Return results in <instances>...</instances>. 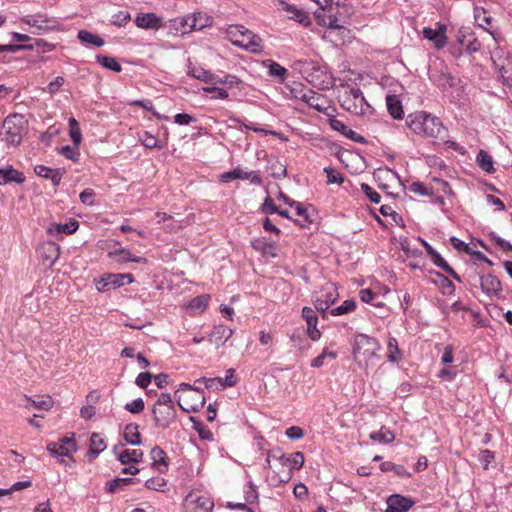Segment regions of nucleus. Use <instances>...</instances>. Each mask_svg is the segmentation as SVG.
<instances>
[{
	"label": "nucleus",
	"mask_w": 512,
	"mask_h": 512,
	"mask_svg": "<svg viewBox=\"0 0 512 512\" xmlns=\"http://www.w3.org/2000/svg\"><path fill=\"white\" fill-rule=\"evenodd\" d=\"M404 127L422 138H438L443 130L447 131L439 117L424 110L409 113L405 117Z\"/></svg>",
	"instance_id": "obj_1"
},
{
	"label": "nucleus",
	"mask_w": 512,
	"mask_h": 512,
	"mask_svg": "<svg viewBox=\"0 0 512 512\" xmlns=\"http://www.w3.org/2000/svg\"><path fill=\"white\" fill-rule=\"evenodd\" d=\"M302 71L306 74V80L314 87L325 90L333 85V76L326 64L313 60L299 61Z\"/></svg>",
	"instance_id": "obj_2"
},
{
	"label": "nucleus",
	"mask_w": 512,
	"mask_h": 512,
	"mask_svg": "<svg viewBox=\"0 0 512 512\" xmlns=\"http://www.w3.org/2000/svg\"><path fill=\"white\" fill-rule=\"evenodd\" d=\"M5 129L7 144L18 147L22 143L23 133L27 129L28 121L20 113L9 114L2 124Z\"/></svg>",
	"instance_id": "obj_3"
},
{
	"label": "nucleus",
	"mask_w": 512,
	"mask_h": 512,
	"mask_svg": "<svg viewBox=\"0 0 512 512\" xmlns=\"http://www.w3.org/2000/svg\"><path fill=\"white\" fill-rule=\"evenodd\" d=\"M352 345V354L354 359L356 360L358 354L361 353L365 357L366 360H370L376 356L377 351L381 349L380 342L372 336H369L364 333H356L353 339Z\"/></svg>",
	"instance_id": "obj_4"
},
{
	"label": "nucleus",
	"mask_w": 512,
	"mask_h": 512,
	"mask_svg": "<svg viewBox=\"0 0 512 512\" xmlns=\"http://www.w3.org/2000/svg\"><path fill=\"white\" fill-rule=\"evenodd\" d=\"M295 212L300 219L293 220V223L301 228L309 229L312 225L318 226L320 224L321 217L316 207L312 204L305 206L303 203L298 202L295 206Z\"/></svg>",
	"instance_id": "obj_5"
},
{
	"label": "nucleus",
	"mask_w": 512,
	"mask_h": 512,
	"mask_svg": "<svg viewBox=\"0 0 512 512\" xmlns=\"http://www.w3.org/2000/svg\"><path fill=\"white\" fill-rule=\"evenodd\" d=\"M151 414L154 427L163 430L169 428L177 419L176 408L171 406L162 409L152 406Z\"/></svg>",
	"instance_id": "obj_6"
},
{
	"label": "nucleus",
	"mask_w": 512,
	"mask_h": 512,
	"mask_svg": "<svg viewBox=\"0 0 512 512\" xmlns=\"http://www.w3.org/2000/svg\"><path fill=\"white\" fill-rule=\"evenodd\" d=\"M436 27H424L422 30L423 38L432 42L436 50L443 49L447 43L448 38L446 35L447 26L441 22H436Z\"/></svg>",
	"instance_id": "obj_7"
},
{
	"label": "nucleus",
	"mask_w": 512,
	"mask_h": 512,
	"mask_svg": "<svg viewBox=\"0 0 512 512\" xmlns=\"http://www.w3.org/2000/svg\"><path fill=\"white\" fill-rule=\"evenodd\" d=\"M430 79L437 85V87H444L448 85L450 88H456L458 91L463 93L465 91V84L462 79L452 75L446 65L437 73V75H433Z\"/></svg>",
	"instance_id": "obj_8"
},
{
	"label": "nucleus",
	"mask_w": 512,
	"mask_h": 512,
	"mask_svg": "<svg viewBox=\"0 0 512 512\" xmlns=\"http://www.w3.org/2000/svg\"><path fill=\"white\" fill-rule=\"evenodd\" d=\"M479 286L483 293L488 297L500 298L502 292V283L500 279L492 273L479 274Z\"/></svg>",
	"instance_id": "obj_9"
},
{
	"label": "nucleus",
	"mask_w": 512,
	"mask_h": 512,
	"mask_svg": "<svg viewBox=\"0 0 512 512\" xmlns=\"http://www.w3.org/2000/svg\"><path fill=\"white\" fill-rule=\"evenodd\" d=\"M94 284L98 292L104 293L110 290L118 289L125 286V282H122L120 273L106 272L94 279Z\"/></svg>",
	"instance_id": "obj_10"
},
{
	"label": "nucleus",
	"mask_w": 512,
	"mask_h": 512,
	"mask_svg": "<svg viewBox=\"0 0 512 512\" xmlns=\"http://www.w3.org/2000/svg\"><path fill=\"white\" fill-rule=\"evenodd\" d=\"M22 22L29 25L30 27L36 28L37 31H34V34H42L43 32L53 31L57 29L56 25H47L49 22L56 23L55 20L50 19L45 14L37 13L34 15H27L22 18Z\"/></svg>",
	"instance_id": "obj_11"
},
{
	"label": "nucleus",
	"mask_w": 512,
	"mask_h": 512,
	"mask_svg": "<svg viewBox=\"0 0 512 512\" xmlns=\"http://www.w3.org/2000/svg\"><path fill=\"white\" fill-rule=\"evenodd\" d=\"M301 317L307 323L306 332H307L308 337L314 342L320 340V338L322 336V332L317 328L318 315H317L316 311L309 306H304L301 311Z\"/></svg>",
	"instance_id": "obj_12"
},
{
	"label": "nucleus",
	"mask_w": 512,
	"mask_h": 512,
	"mask_svg": "<svg viewBox=\"0 0 512 512\" xmlns=\"http://www.w3.org/2000/svg\"><path fill=\"white\" fill-rule=\"evenodd\" d=\"M386 503L387 509L385 512H408L416 501L411 497L394 493L387 498Z\"/></svg>",
	"instance_id": "obj_13"
},
{
	"label": "nucleus",
	"mask_w": 512,
	"mask_h": 512,
	"mask_svg": "<svg viewBox=\"0 0 512 512\" xmlns=\"http://www.w3.org/2000/svg\"><path fill=\"white\" fill-rule=\"evenodd\" d=\"M134 23L138 28L145 30H159L165 26L162 17L154 12L137 14Z\"/></svg>",
	"instance_id": "obj_14"
},
{
	"label": "nucleus",
	"mask_w": 512,
	"mask_h": 512,
	"mask_svg": "<svg viewBox=\"0 0 512 512\" xmlns=\"http://www.w3.org/2000/svg\"><path fill=\"white\" fill-rule=\"evenodd\" d=\"M34 172L37 176L50 180L54 187H58L63 176L66 174V169L51 168L40 164L34 167Z\"/></svg>",
	"instance_id": "obj_15"
},
{
	"label": "nucleus",
	"mask_w": 512,
	"mask_h": 512,
	"mask_svg": "<svg viewBox=\"0 0 512 512\" xmlns=\"http://www.w3.org/2000/svg\"><path fill=\"white\" fill-rule=\"evenodd\" d=\"M152 460V468L156 469L160 474H166L169 470L170 459L163 448L155 445L150 451Z\"/></svg>",
	"instance_id": "obj_16"
},
{
	"label": "nucleus",
	"mask_w": 512,
	"mask_h": 512,
	"mask_svg": "<svg viewBox=\"0 0 512 512\" xmlns=\"http://www.w3.org/2000/svg\"><path fill=\"white\" fill-rule=\"evenodd\" d=\"M26 177L23 172L15 169L12 165L7 164L0 168V185L11 183L23 184Z\"/></svg>",
	"instance_id": "obj_17"
},
{
	"label": "nucleus",
	"mask_w": 512,
	"mask_h": 512,
	"mask_svg": "<svg viewBox=\"0 0 512 512\" xmlns=\"http://www.w3.org/2000/svg\"><path fill=\"white\" fill-rule=\"evenodd\" d=\"M279 5L281 9L288 14H290L289 18L303 25L304 27H308L311 25V18L309 13L303 9L297 8L293 4H289L285 1H280Z\"/></svg>",
	"instance_id": "obj_18"
},
{
	"label": "nucleus",
	"mask_w": 512,
	"mask_h": 512,
	"mask_svg": "<svg viewBox=\"0 0 512 512\" xmlns=\"http://www.w3.org/2000/svg\"><path fill=\"white\" fill-rule=\"evenodd\" d=\"M107 256L110 259L115 260L118 263L135 262L138 264H147L148 259L142 256H136L130 252V250L120 247L113 251H109Z\"/></svg>",
	"instance_id": "obj_19"
},
{
	"label": "nucleus",
	"mask_w": 512,
	"mask_h": 512,
	"mask_svg": "<svg viewBox=\"0 0 512 512\" xmlns=\"http://www.w3.org/2000/svg\"><path fill=\"white\" fill-rule=\"evenodd\" d=\"M80 224L76 219H70L67 223H51L47 228V234L55 237H61L62 235H71L74 234Z\"/></svg>",
	"instance_id": "obj_20"
},
{
	"label": "nucleus",
	"mask_w": 512,
	"mask_h": 512,
	"mask_svg": "<svg viewBox=\"0 0 512 512\" xmlns=\"http://www.w3.org/2000/svg\"><path fill=\"white\" fill-rule=\"evenodd\" d=\"M250 246L262 256L277 257L276 241H267L265 237H256L250 241Z\"/></svg>",
	"instance_id": "obj_21"
},
{
	"label": "nucleus",
	"mask_w": 512,
	"mask_h": 512,
	"mask_svg": "<svg viewBox=\"0 0 512 512\" xmlns=\"http://www.w3.org/2000/svg\"><path fill=\"white\" fill-rule=\"evenodd\" d=\"M240 28L243 29V31H241L242 35L248 37V43L243 45L240 42L235 41L234 45L240 46L251 53L257 54V53L262 52L263 44H262V39L260 38V36L257 34H254L252 31L245 28L244 26H240Z\"/></svg>",
	"instance_id": "obj_22"
},
{
	"label": "nucleus",
	"mask_w": 512,
	"mask_h": 512,
	"mask_svg": "<svg viewBox=\"0 0 512 512\" xmlns=\"http://www.w3.org/2000/svg\"><path fill=\"white\" fill-rule=\"evenodd\" d=\"M262 65L268 69V75L279 84H284L288 78V70L272 59L262 61Z\"/></svg>",
	"instance_id": "obj_23"
},
{
	"label": "nucleus",
	"mask_w": 512,
	"mask_h": 512,
	"mask_svg": "<svg viewBox=\"0 0 512 512\" xmlns=\"http://www.w3.org/2000/svg\"><path fill=\"white\" fill-rule=\"evenodd\" d=\"M234 334V330L224 324L215 325L208 335L210 342H213L219 347L224 345Z\"/></svg>",
	"instance_id": "obj_24"
},
{
	"label": "nucleus",
	"mask_w": 512,
	"mask_h": 512,
	"mask_svg": "<svg viewBox=\"0 0 512 512\" xmlns=\"http://www.w3.org/2000/svg\"><path fill=\"white\" fill-rule=\"evenodd\" d=\"M164 24H165L164 27L168 28V34H171L173 36L184 35V34L191 32L190 26H189V24H190L189 15H187L186 17H178V18L170 19L168 21V23H164Z\"/></svg>",
	"instance_id": "obj_25"
},
{
	"label": "nucleus",
	"mask_w": 512,
	"mask_h": 512,
	"mask_svg": "<svg viewBox=\"0 0 512 512\" xmlns=\"http://www.w3.org/2000/svg\"><path fill=\"white\" fill-rule=\"evenodd\" d=\"M187 70L186 74L194 79H197L199 81H202L206 84H213V81L215 80V74L210 72L209 70H206L203 67H195L192 64L191 59H188L187 62Z\"/></svg>",
	"instance_id": "obj_26"
},
{
	"label": "nucleus",
	"mask_w": 512,
	"mask_h": 512,
	"mask_svg": "<svg viewBox=\"0 0 512 512\" xmlns=\"http://www.w3.org/2000/svg\"><path fill=\"white\" fill-rule=\"evenodd\" d=\"M259 212L264 213L266 215L277 214L292 222L293 220H295L294 218L291 217L290 212L287 209H281L280 207H278L270 196H267L264 199L263 203L259 207Z\"/></svg>",
	"instance_id": "obj_27"
},
{
	"label": "nucleus",
	"mask_w": 512,
	"mask_h": 512,
	"mask_svg": "<svg viewBox=\"0 0 512 512\" xmlns=\"http://www.w3.org/2000/svg\"><path fill=\"white\" fill-rule=\"evenodd\" d=\"M433 262L434 265H436L438 268L442 269L444 272H446L449 276H451L454 280H456L459 283H462L463 280L461 276L454 270V268L441 256L439 252L434 250L428 255Z\"/></svg>",
	"instance_id": "obj_28"
},
{
	"label": "nucleus",
	"mask_w": 512,
	"mask_h": 512,
	"mask_svg": "<svg viewBox=\"0 0 512 512\" xmlns=\"http://www.w3.org/2000/svg\"><path fill=\"white\" fill-rule=\"evenodd\" d=\"M386 106L388 113L393 119L402 120L404 118L403 105L399 96L395 94H388L386 96Z\"/></svg>",
	"instance_id": "obj_29"
},
{
	"label": "nucleus",
	"mask_w": 512,
	"mask_h": 512,
	"mask_svg": "<svg viewBox=\"0 0 512 512\" xmlns=\"http://www.w3.org/2000/svg\"><path fill=\"white\" fill-rule=\"evenodd\" d=\"M124 441L132 446H139L142 444V436L139 432V424L131 422L125 425L123 431Z\"/></svg>",
	"instance_id": "obj_30"
},
{
	"label": "nucleus",
	"mask_w": 512,
	"mask_h": 512,
	"mask_svg": "<svg viewBox=\"0 0 512 512\" xmlns=\"http://www.w3.org/2000/svg\"><path fill=\"white\" fill-rule=\"evenodd\" d=\"M140 482V479L134 477L120 478L116 477L110 481H107L104 486V491L109 494L116 493L123 489L124 486L133 485Z\"/></svg>",
	"instance_id": "obj_31"
},
{
	"label": "nucleus",
	"mask_w": 512,
	"mask_h": 512,
	"mask_svg": "<svg viewBox=\"0 0 512 512\" xmlns=\"http://www.w3.org/2000/svg\"><path fill=\"white\" fill-rule=\"evenodd\" d=\"M429 274L437 278V280H432V283L441 288L443 295L450 296L455 293V285L446 275L433 269L429 270Z\"/></svg>",
	"instance_id": "obj_32"
},
{
	"label": "nucleus",
	"mask_w": 512,
	"mask_h": 512,
	"mask_svg": "<svg viewBox=\"0 0 512 512\" xmlns=\"http://www.w3.org/2000/svg\"><path fill=\"white\" fill-rule=\"evenodd\" d=\"M279 462L283 466H289V470H300L305 462L304 454L300 451H296L290 456H286L284 453L279 455Z\"/></svg>",
	"instance_id": "obj_33"
},
{
	"label": "nucleus",
	"mask_w": 512,
	"mask_h": 512,
	"mask_svg": "<svg viewBox=\"0 0 512 512\" xmlns=\"http://www.w3.org/2000/svg\"><path fill=\"white\" fill-rule=\"evenodd\" d=\"M60 449L63 451V455L67 457L71 463H75L73 453L77 452L78 444L75 439V433L72 432L70 437H62L59 439Z\"/></svg>",
	"instance_id": "obj_34"
},
{
	"label": "nucleus",
	"mask_w": 512,
	"mask_h": 512,
	"mask_svg": "<svg viewBox=\"0 0 512 512\" xmlns=\"http://www.w3.org/2000/svg\"><path fill=\"white\" fill-rule=\"evenodd\" d=\"M143 456L144 452L141 449H124L117 455V460L123 465L138 464Z\"/></svg>",
	"instance_id": "obj_35"
},
{
	"label": "nucleus",
	"mask_w": 512,
	"mask_h": 512,
	"mask_svg": "<svg viewBox=\"0 0 512 512\" xmlns=\"http://www.w3.org/2000/svg\"><path fill=\"white\" fill-rule=\"evenodd\" d=\"M77 39L85 46L102 47L105 44L104 39L95 33L82 29L78 31Z\"/></svg>",
	"instance_id": "obj_36"
},
{
	"label": "nucleus",
	"mask_w": 512,
	"mask_h": 512,
	"mask_svg": "<svg viewBox=\"0 0 512 512\" xmlns=\"http://www.w3.org/2000/svg\"><path fill=\"white\" fill-rule=\"evenodd\" d=\"M222 84L226 86L227 89H239L243 88V80L234 74H225L223 77H219L215 75V80L212 85Z\"/></svg>",
	"instance_id": "obj_37"
},
{
	"label": "nucleus",
	"mask_w": 512,
	"mask_h": 512,
	"mask_svg": "<svg viewBox=\"0 0 512 512\" xmlns=\"http://www.w3.org/2000/svg\"><path fill=\"white\" fill-rule=\"evenodd\" d=\"M402 358L403 354L399 348L397 339L395 337H389L387 341V360L390 363L397 364Z\"/></svg>",
	"instance_id": "obj_38"
},
{
	"label": "nucleus",
	"mask_w": 512,
	"mask_h": 512,
	"mask_svg": "<svg viewBox=\"0 0 512 512\" xmlns=\"http://www.w3.org/2000/svg\"><path fill=\"white\" fill-rule=\"evenodd\" d=\"M382 472H393L396 476L400 478H411L412 473H410L403 465L395 464L391 461L382 462L379 466Z\"/></svg>",
	"instance_id": "obj_39"
},
{
	"label": "nucleus",
	"mask_w": 512,
	"mask_h": 512,
	"mask_svg": "<svg viewBox=\"0 0 512 512\" xmlns=\"http://www.w3.org/2000/svg\"><path fill=\"white\" fill-rule=\"evenodd\" d=\"M95 59L100 66L109 71L115 73H120L122 71V66L115 57L97 54Z\"/></svg>",
	"instance_id": "obj_40"
},
{
	"label": "nucleus",
	"mask_w": 512,
	"mask_h": 512,
	"mask_svg": "<svg viewBox=\"0 0 512 512\" xmlns=\"http://www.w3.org/2000/svg\"><path fill=\"white\" fill-rule=\"evenodd\" d=\"M190 18V30L191 31H199L203 28L209 26L212 22L211 17L207 16L204 13L197 12L192 15H189Z\"/></svg>",
	"instance_id": "obj_41"
},
{
	"label": "nucleus",
	"mask_w": 512,
	"mask_h": 512,
	"mask_svg": "<svg viewBox=\"0 0 512 512\" xmlns=\"http://www.w3.org/2000/svg\"><path fill=\"white\" fill-rule=\"evenodd\" d=\"M477 165L486 173L495 172L494 161L492 156L485 150H480L476 156Z\"/></svg>",
	"instance_id": "obj_42"
},
{
	"label": "nucleus",
	"mask_w": 512,
	"mask_h": 512,
	"mask_svg": "<svg viewBox=\"0 0 512 512\" xmlns=\"http://www.w3.org/2000/svg\"><path fill=\"white\" fill-rule=\"evenodd\" d=\"M189 421L192 423L193 429L198 433L201 440L212 441L214 435L209 428H207L202 421L195 416H190Z\"/></svg>",
	"instance_id": "obj_43"
},
{
	"label": "nucleus",
	"mask_w": 512,
	"mask_h": 512,
	"mask_svg": "<svg viewBox=\"0 0 512 512\" xmlns=\"http://www.w3.org/2000/svg\"><path fill=\"white\" fill-rule=\"evenodd\" d=\"M106 449L104 439L100 437L99 433H92L90 437L89 454L92 459H95L99 454Z\"/></svg>",
	"instance_id": "obj_44"
},
{
	"label": "nucleus",
	"mask_w": 512,
	"mask_h": 512,
	"mask_svg": "<svg viewBox=\"0 0 512 512\" xmlns=\"http://www.w3.org/2000/svg\"><path fill=\"white\" fill-rule=\"evenodd\" d=\"M369 438L374 442L390 444L395 440V434L386 426H382L379 431L370 433Z\"/></svg>",
	"instance_id": "obj_45"
},
{
	"label": "nucleus",
	"mask_w": 512,
	"mask_h": 512,
	"mask_svg": "<svg viewBox=\"0 0 512 512\" xmlns=\"http://www.w3.org/2000/svg\"><path fill=\"white\" fill-rule=\"evenodd\" d=\"M68 126H69L70 139H71L73 145L76 148H79V146L82 142V139H83L79 122L74 117H70L68 119Z\"/></svg>",
	"instance_id": "obj_46"
},
{
	"label": "nucleus",
	"mask_w": 512,
	"mask_h": 512,
	"mask_svg": "<svg viewBox=\"0 0 512 512\" xmlns=\"http://www.w3.org/2000/svg\"><path fill=\"white\" fill-rule=\"evenodd\" d=\"M322 143H323V147L329 149L331 151V153L333 155H335L337 157V159L343 164L345 163V160L343 159V154L346 152L351 153L350 150L343 148L342 146H340L339 144H337L336 142H334L330 139L323 138Z\"/></svg>",
	"instance_id": "obj_47"
},
{
	"label": "nucleus",
	"mask_w": 512,
	"mask_h": 512,
	"mask_svg": "<svg viewBox=\"0 0 512 512\" xmlns=\"http://www.w3.org/2000/svg\"><path fill=\"white\" fill-rule=\"evenodd\" d=\"M357 307V303L354 299H347L343 301L340 306L332 308L329 313L332 316H341L353 312Z\"/></svg>",
	"instance_id": "obj_48"
},
{
	"label": "nucleus",
	"mask_w": 512,
	"mask_h": 512,
	"mask_svg": "<svg viewBox=\"0 0 512 512\" xmlns=\"http://www.w3.org/2000/svg\"><path fill=\"white\" fill-rule=\"evenodd\" d=\"M341 107L355 115H363L366 113V109L361 108V105H358L357 101L353 100L350 96L344 97L341 102Z\"/></svg>",
	"instance_id": "obj_49"
},
{
	"label": "nucleus",
	"mask_w": 512,
	"mask_h": 512,
	"mask_svg": "<svg viewBox=\"0 0 512 512\" xmlns=\"http://www.w3.org/2000/svg\"><path fill=\"white\" fill-rule=\"evenodd\" d=\"M210 295L201 294L192 298L189 302V308L199 310L203 312L209 305Z\"/></svg>",
	"instance_id": "obj_50"
},
{
	"label": "nucleus",
	"mask_w": 512,
	"mask_h": 512,
	"mask_svg": "<svg viewBox=\"0 0 512 512\" xmlns=\"http://www.w3.org/2000/svg\"><path fill=\"white\" fill-rule=\"evenodd\" d=\"M338 357V354L336 351L328 350V348H324L322 352L311 360V367L313 368H320L324 365V360L326 358L336 359Z\"/></svg>",
	"instance_id": "obj_51"
},
{
	"label": "nucleus",
	"mask_w": 512,
	"mask_h": 512,
	"mask_svg": "<svg viewBox=\"0 0 512 512\" xmlns=\"http://www.w3.org/2000/svg\"><path fill=\"white\" fill-rule=\"evenodd\" d=\"M25 398L28 401V404H25L26 408L33 407L35 409L48 411L53 406V401L50 396H47L46 399L40 401H35L28 396H25Z\"/></svg>",
	"instance_id": "obj_52"
},
{
	"label": "nucleus",
	"mask_w": 512,
	"mask_h": 512,
	"mask_svg": "<svg viewBox=\"0 0 512 512\" xmlns=\"http://www.w3.org/2000/svg\"><path fill=\"white\" fill-rule=\"evenodd\" d=\"M145 488L153 491L164 492L167 486V480L162 477H151L145 481Z\"/></svg>",
	"instance_id": "obj_53"
},
{
	"label": "nucleus",
	"mask_w": 512,
	"mask_h": 512,
	"mask_svg": "<svg viewBox=\"0 0 512 512\" xmlns=\"http://www.w3.org/2000/svg\"><path fill=\"white\" fill-rule=\"evenodd\" d=\"M140 141L143 144V146H145L148 149L163 148V145L160 143V141L148 131L143 132V134L140 136Z\"/></svg>",
	"instance_id": "obj_54"
},
{
	"label": "nucleus",
	"mask_w": 512,
	"mask_h": 512,
	"mask_svg": "<svg viewBox=\"0 0 512 512\" xmlns=\"http://www.w3.org/2000/svg\"><path fill=\"white\" fill-rule=\"evenodd\" d=\"M202 90L207 94H212V99L226 100L229 97L227 89L217 87L216 85L203 87Z\"/></svg>",
	"instance_id": "obj_55"
},
{
	"label": "nucleus",
	"mask_w": 512,
	"mask_h": 512,
	"mask_svg": "<svg viewBox=\"0 0 512 512\" xmlns=\"http://www.w3.org/2000/svg\"><path fill=\"white\" fill-rule=\"evenodd\" d=\"M495 452L489 449H482L478 454V461L481 463L484 470L489 469V465L495 461Z\"/></svg>",
	"instance_id": "obj_56"
},
{
	"label": "nucleus",
	"mask_w": 512,
	"mask_h": 512,
	"mask_svg": "<svg viewBox=\"0 0 512 512\" xmlns=\"http://www.w3.org/2000/svg\"><path fill=\"white\" fill-rule=\"evenodd\" d=\"M46 450L51 456L57 458L59 463L68 465V463L65 460V455L62 454L63 451L60 449L59 442H48Z\"/></svg>",
	"instance_id": "obj_57"
},
{
	"label": "nucleus",
	"mask_w": 512,
	"mask_h": 512,
	"mask_svg": "<svg viewBox=\"0 0 512 512\" xmlns=\"http://www.w3.org/2000/svg\"><path fill=\"white\" fill-rule=\"evenodd\" d=\"M79 148H76L74 145L73 147L70 145H64L62 146L58 152L63 155L66 159H69L73 161L74 163L79 162L80 153L78 151Z\"/></svg>",
	"instance_id": "obj_58"
},
{
	"label": "nucleus",
	"mask_w": 512,
	"mask_h": 512,
	"mask_svg": "<svg viewBox=\"0 0 512 512\" xmlns=\"http://www.w3.org/2000/svg\"><path fill=\"white\" fill-rule=\"evenodd\" d=\"M246 177H247V172H245L242 169H240L239 167H237L233 170L224 172L221 175V181L227 183V182H230L235 179L246 180Z\"/></svg>",
	"instance_id": "obj_59"
},
{
	"label": "nucleus",
	"mask_w": 512,
	"mask_h": 512,
	"mask_svg": "<svg viewBox=\"0 0 512 512\" xmlns=\"http://www.w3.org/2000/svg\"><path fill=\"white\" fill-rule=\"evenodd\" d=\"M124 409L131 414L137 415L144 411L145 402L141 397H139V398L132 400L131 402H127L124 405Z\"/></svg>",
	"instance_id": "obj_60"
},
{
	"label": "nucleus",
	"mask_w": 512,
	"mask_h": 512,
	"mask_svg": "<svg viewBox=\"0 0 512 512\" xmlns=\"http://www.w3.org/2000/svg\"><path fill=\"white\" fill-rule=\"evenodd\" d=\"M409 189L414 192L415 194L421 195V196H428L431 197L434 195V191L432 187H427L423 182L415 181L413 182Z\"/></svg>",
	"instance_id": "obj_61"
},
{
	"label": "nucleus",
	"mask_w": 512,
	"mask_h": 512,
	"mask_svg": "<svg viewBox=\"0 0 512 512\" xmlns=\"http://www.w3.org/2000/svg\"><path fill=\"white\" fill-rule=\"evenodd\" d=\"M488 237L493 243L498 245L505 253L512 252V244L506 239L497 235L494 231H491L488 234Z\"/></svg>",
	"instance_id": "obj_62"
},
{
	"label": "nucleus",
	"mask_w": 512,
	"mask_h": 512,
	"mask_svg": "<svg viewBox=\"0 0 512 512\" xmlns=\"http://www.w3.org/2000/svg\"><path fill=\"white\" fill-rule=\"evenodd\" d=\"M269 168L272 171L271 176L275 179H280L287 176V165L282 164L279 160L270 163Z\"/></svg>",
	"instance_id": "obj_63"
},
{
	"label": "nucleus",
	"mask_w": 512,
	"mask_h": 512,
	"mask_svg": "<svg viewBox=\"0 0 512 512\" xmlns=\"http://www.w3.org/2000/svg\"><path fill=\"white\" fill-rule=\"evenodd\" d=\"M324 172L326 174L328 183L341 185L344 182V176L335 168L325 167Z\"/></svg>",
	"instance_id": "obj_64"
}]
</instances>
